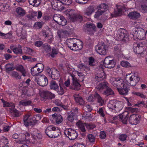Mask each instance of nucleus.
I'll return each mask as SVG.
<instances>
[{
  "instance_id": "obj_41",
  "label": "nucleus",
  "mask_w": 147,
  "mask_h": 147,
  "mask_svg": "<svg viewBox=\"0 0 147 147\" xmlns=\"http://www.w3.org/2000/svg\"><path fill=\"white\" fill-rule=\"evenodd\" d=\"M95 96L96 97V98L97 99L98 102L99 104V105L101 106L103 105L104 103V100L100 95L97 93L95 92Z\"/></svg>"
},
{
  "instance_id": "obj_24",
  "label": "nucleus",
  "mask_w": 147,
  "mask_h": 147,
  "mask_svg": "<svg viewBox=\"0 0 147 147\" xmlns=\"http://www.w3.org/2000/svg\"><path fill=\"white\" fill-rule=\"evenodd\" d=\"M66 11L71 17H74L76 18L77 20H79V21L81 22L82 21V16L80 15L75 16V15H74L73 13H74V11L73 10L69 9L67 10Z\"/></svg>"
},
{
  "instance_id": "obj_23",
  "label": "nucleus",
  "mask_w": 147,
  "mask_h": 147,
  "mask_svg": "<svg viewBox=\"0 0 147 147\" xmlns=\"http://www.w3.org/2000/svg\"><path fill=\"white\" fill-rule=\"evenodd\" d=\"M95 11L94 7L93 6H90L85 10L84 14L86 16H90Z\"/></svg>"
},
{
  "instance_id": "obj_49",
  "label": "nucleus",
  "mask_w": 147,
  "mask_h": 147,
  "mask_svg": "<svg viewBox=\"0 0 147 147\" xmlns=\"http://www.w3.org/2000/svg\"><path fill=\"white\" fill-rule=\"evenodd\" d=\"M11 75L12 76L15 77L17 79H21V76H20L18 73L16 71H12L11 74Z\"/></svg>"
},
{
  "instance_id": "obj_52",
  "label": "nucleus",
  "mask_w": 147,
  "mask_h": 147,
  "mask_svg": "<svg viewBox=\"0 0 147 147\" xmlns=\"http://www.w3.org/2000/svg\"><path fill=\"white\" fill-rule=\"evenodd\" d=\"M88 138L89 141L90 142H93L95 141V137L92 134H89L88 135Z\"/></svg>"
},
{
  "instance_id": "obj_10",
  "label": "nucleus",
  "mask_w": 147,
  "mask_h": 147,
  "mask_svg": "<svg viewBox=\"0 0 147 147\" xmlns=\"http://www.w3.org/2000/svg\"><path fill=\"white\" fill-rule=\"evenodd\" d=\"M65 135L70 140H74L77 137L78 134L76 130L71 128L64 131Z\"/></svg>"
},
{
  "instance_id": "obj_27",
  "label": "nucleus",
  "mask_w": 147,
  "mask_h": 147,
  "mask_svg": "<svg viewBox=\"0 0 147 147\" xmlns=\"http://www.w3.org/2000/svg\"><path fill=\"white\" fill-rule=\"evenodd\" d=\"M102 71L99 72H98L97 76L95 77V78L98 82L106 78L105 73L102 69Z\"/></svg>"
},
{
  "instance_id": "obj_40",
  "label": "nucleus",
  "mask_w": 147,
  "mask_h": 147,
  "mask_svg": "<svg viewBox=\"0 0 147 147\" xmlns=\"http://www.w3.org/2000/svg\"><path fill=\"white\" fill-rule=\"evenodd\" d=\"M70 75H73L75 76L76 75H77L79 77L81 81H83L84 79V75L81 72H80L76 71H72V74H70Z\"/></svg>"
},
{
  "instance_id": "obj_1",
  "label": "nucleus",
  "mask_w": 147,
  "mask_h": 147,
  "mask_svg": "<svg viewBox=\"0 0 147 147\" xmlns=\"http://www.w3.org/2000/svg\"><path fill=\"white\" fill-rule=\"evenodd\" d=\"M107 107L110 111L115 113H117L123 108L122 102L116 100H110L107 104Z\"/></svg>"
},
{
  "instance_id": "obj_34",
  "label": "nucleus",
  "mask_w": 147,
  "mask_h": 147,
  "mask_svg": "<svg viewBox=\"0 0 147 147\" xmlns=\"http://www.w3.org/2000/svg\"><path fill=\"white\" fill-rule=\"evenodd\" d=\"M76 125L82 131L84 132L86 131L85 127H86V123L79 121L76 123Z\"/></svg>"
},
{
  "instance_id": "obj_50",
  "label": "nucleus",
  "mask_w": 147,
  "mask_h": 147,
  "mask_svg": "<svg viewBox=\"0 0 147 147\" xmlns=\"http://www.w3.org/2000/svg\"><path fill=\"white\" fill-rule=\"evenodd\" d=\"M104 13L103 12V11H100L97 10V11L96 12L94 15V17L95 18H98L100 16L102 15Z\"/></svg>"
},
{
  "instance_id": "obj_46",
  "label": "nucleus",
  "mask_w": 147,
  "mask_h": 147,
  "mask_svg": "<svg viewBox=\"0 0 147 147\" xmlns=\"http://www.w3.org/2000/svg\"><path fill=\"white\" fill-rule=\"evenodd\" d=\"M32 18H34V15L36 16H37V18L39 19L42 16V13L40 11H38V13L36 12H34L32 13L31 15Z\"/></svg>"
},
{
  "instance_id": "obj_11",
  "label": "nucleus",
  "mask_w": 147,
  "mask_h": 147,
  "mask_svg": "<svg viewBox=\"0 0 147 147\" xmlns=\"http://www.w3.org/2000/svg\"><path fill=\"white\" fill-rule=\"evenodd\" d=\"M95 50L100 55H105L107 53L106 46L103 42L99 43L96 46Z\"/></svg>"
},
{
  "instance_id": "obj_9",
  "label": "nucleus",
  "mask_w": 147,
  "mask_h": 147,
  "mask_svg": "<svg viewBox=\"0 0 147 147\" xmlns=\"http://www.w3.org/2000/svg\"><path fill=\"white\" fill-rule=\"evenodd\" d=\"M125 30L120 28L117 31V38L120 40L126 42L128 40V36Z\"/></svg>"
},
{
  "instance_id": "obj_57",
  "label": "nucleus",
  "mask_w": 147,
  "mask_h": 147,
  "mask_svg": "<svg viewBox=\"0 0 147 147\" xmlns=\"http://www.w3.org/2000/svg\"><path fill=\"white\" fill-rule=\"evenodd\" d=\"M95 127V125L94 124H86V128L88 130H90L94 128Z\"/></svg>"
},
{
  "instance_id": "obj_16",
  "label": "nucleus",
  "mask_w": 147,
  "mask_h": 147,
  "mask_svg": "<svg viewBox=\"0 0 147 147\" xmlns=\"http://www.w3.org/2000/svg\"><path fill=\"white\" fill-rule=\"evenodd\" d=\"M142 43H134L133 45V50L134 52L138 54H141L143 52L144 49Z\"/></svg>"
},
{
  "instance_id": "obj_4",
  "label": "nucleus",
  "mask_w": 147,
  "mask_h": 147,
  "mask_svg": "<svg viewBox=\"0 0 147 147\" xmlns=\"http://www.w3.org/2000/svg\"><path fill=\"white\" fill-rule=\"evenodd\" d=\"M131 34L134 38H136L142 40H144L146 38V33L144 29L142 28H134Z\"/></svg>"
},
{
  "instance_id": "obj_36",
  "label": "nucleus",
  "mask_w": 147,
  "mask_h": 147,
  "mask_svg": "<svg viewBox=\"0 0 147 147\" xmlns=\"http://www.w3.org/2000/svg\"><path fill=\"white\" fill-rule=\"evenodd\" d=\"M50 88L51 90H56L59 88L58 84L54 80L51 81L50 83Z\"/></svg>"
},
{
  "instance_id": "obj_19",
  "label": "nucleus",
  "mask_w": 147,
  "mask_h": 147,
  "mask_svg": "<svg viewBox=\"0 0 147 147\" xmlns=\"http://www.w3.org/2000/svg\"><path fill=\"white\" fill-rule=\"evenodd\" d=\"M73 81V88L75 90H78L80 89L81 85L78 79L74 76L70 75Z\"/></svg>"
},
{
  "instance_id": "obj_26",
  "label": "nucleus",
  "mask_w": 147,
  "mask_h": 147,
  "mask_svg": "<svg viewBox=\"0 0 147 147\" xmlns=\"http://www.w3.org/2000/svg\"><path fill=\"white\" fill-rule=\"evenodd\" d=\"M86 27L87 28V30L89 32V34H93L94 31H95L96 28L95 26L91 23H88L86 24Z\"/></svg>"
},
{
  "instance_id": "obj_29",
  "label": "nucleus",
  "mask_w": 147,
  "mask_h": 147,
  "mask_svg": "<svg viewBox=\"0 0 147 147\" xmlns=\"http://www.w3.org/2000/svg\"><path fill=\"white\" fill-rule=\"evenodd\" d=\"M11 9L9 5L7 4L0 3V11L3 12H7Z\"/></svg>"
},
{
  "instance_id": "obj_14",
  "label": "nucleus",
  "mask_w": 147,
  "mask_h": 147,
  "mask_svg": "<svg viewBox=\"0 0 147 147\" xmlns=\"http://www.w3.org/2000/svg\"><path fill=\"white\" fill-rule=\"evenodd\" d=\"M103 65L105 67L111 69L115 67V63L114 60L111 59L110 57L109 56L105 58Z\"/></svg>"
},
{
  "instance_id": "obj_33",
  "label": "nucleus",
  "mask_w": 147,
  "mask_h": 147,
  "mask_svg": "<svg viewBox=\"0 0 147 147\" xmlns=\"http://www.w3.org/2000/svg\"><path fill=\"white\" fill-rule=\"evenodd\" d=\"M140 16V13L136 11L131 12L128 15L129 18L134 19L139 18Z\"/></svg>"
},
{
  "instance_id": "obj_62",
  "label": "nucleus",
  "mask_w": 147,
  "mask_h": 147,
  "mask_svg": "<svg viewBox=\"0 0 147 147\" xmlns=\"http://www.w3.org/2000/svg\"><path fill=\"white\" fill-rule=\"evenodd\" d=\"M58 52V50L55 49L54 48H53L52 49V54H51V56L52 57H55V55H57Z\"/></svg>"
},
{
  "instance_id": "obj_32",
  "label": "nucleus",
  "mask_w": 147,
  "mask_h": 147,
  "mask_svg": "<svg viewBox=\"0 0 147 147\" xmlns=\"http://www.w3.org/2000/svg\"><path fill=\"white\" fill-rule=\"evenodd\" d=\"M52 116L57 124H59L63 121V118L60 115H55V114H53L52 115Z\"/></svg>"
},
{
  "instance_id": "obj_25",
  "label": "nucleus",
  "mask_w": 147,
  "mask_h": 147,
  "mask_svg": "<svg viewBox=\"0 0 147 147\" xmlns=\"http://www.w3.org/2000/svg\"><path fill=\"white\" fill-rule=\"evenodd\" d=\"M129 89L124 85L123 87L118 88L117 90L119 93L121 95H126L128 94Z\"/></svg>"
},
{
  "instance_id": "obj_42",
  "label": "nucleus",
  "mask_w": 147,
  "mask_h": 147,
  "mask_svg": "<svg viewBox=\"0 0 147 147\" xmlns=\"http://www.w3.org/2000/svg\"><path fill=\"white\" fill-rule=\"evenodd\" d=\"M16 12L18 15L20 16H24L25 14V10L23 9L20 7H18L16 9Z\"/></svg>"
},
{
  "instance_id": "obj_48",
  "label": "nucleus",
  "mask_w": 147,
  "mask_h": 147,
  "mask_svg": "<svg viewBox=\"0 0 147 147\" xmlns=\"http://www.w3.org/2000/svg\"><path fill=\"white\" fill-rule=\"evenodd\" d=\"M66 32V30H61L59 31L57 34L59 37L61 38L65 36Z\"/></svg>"
},
{
  "instance_id": "obj_61",
  "label": "nucleus",
  "mask_w": 147,
  "mask_h": 147,
  "mask_svg": "<svg viewBox=\"0 0 147 147\" xmlns=\"http://www.w3.org/2000/svg\"><path fill=\"white\" fill-rule=\"evenodd\" d=\"M96 98V97L95 96V94L94 95H91L89 96L88 98V100L90 102H92L94 100V99Z\"/></svg>"
},
{
  "instance_id": "obj_45",
  "label": "nucleus",
  "mask_w": 147,
  "mask_h": 147,
  "mask_svg": "<svg viewBox=\"0 0 147 147\" xmlns=\"http://www.w3.org/2000/svg\"><path fill=\"white\" fill-rule=\"evenodd\" d=\"M74 114L73 112L70 111L68 113V119L71 121L72 122L74 120Z\"/></svg>"
},
{
  "instance_id": "obj_35",
  "label": "nucleus",
  "mask_w": 147,
  "mask_h": 147,
  "mask_svg": "<svg viewBox=\"0 0 147 147\" xmlns=\"http://www.w3.org/2000/svg\"><path fill=\"white\" fill-rule=\"evenodd\" d=\"M15 68L13 64L12 63H8L5 66V71L7 73L13 70Z\"/></svg>"
},
{
  "instance_id": "obj_13",
  "label": "nucleus",
  "mask_w": 147,
  "mask_h": 147,
  "mask_svg": "<svg viewBox=\"0 0 147 147\" xmlns=\"http://www.w3.org/2000/svg\"><path fill=\"white\" fill-rule=\"evenodd\" d=\"M53 20L59 25L65 26L67 23V20L63 16L59 14H55L53 17Z\"/></svg>"
},
{
  "instance_id": "obj_6",
  "label": "nucleus",
  "mask_w": 147,
  "mask_h": 147,
  "mask_svg": "<svg viewBox=\"0 0 147 147\" xmlns=\"http://www.w3.org/2000/svg\"><path fill=\"white\" fill-rule=\"evenodd\" d=\"M126 80L131 86H135L140 80V78L137 74L130 73L126 75Z\"/></svg>"
},
{
  "instance_id": "obj_3",
  "label": "nucleus",
  "mask_w": 147,
  "mask_h": 147,
  "mask_svg": "<svg viewBox=\"0 0 147 147\" xmlns=\"http://www.w3.org/2000/svg\"><path fill=\"white\" fill-rule=\"evenodd\" d=\"M45 133L49 137L55 138L61 134L60 131L57 127L53 125L48 126L46 129Z\"/></svg>"
},
{
  "instance_id": "obj_59",
  "label": "nucleus",
  "mask_w": 147,
  "mask_h": 147,
  "mask_svg": "<svg viewBox=\"0 0 147 147\" xmlns=\"http://www.w3.org/2000/svg\"><path fill=\"white\" fill-rule=\"evenodd\" d=\"M14 104L12 103H9L6 102H4L3 103V106L4 107H14Z\"/></svg>"
},
{
  "instance_id": "obj_7",
  "label": "nucleus",
  "mask_w": 147,
  "mask_h": 147,
  "mask_svg": "<svg viewBox=\"0 0 147 147\" xmlns=\"http://www.w3.org/2000/svg\"><path fill=\"white\" fill-rule=\"evenodd\" d=\"M76 39L72 38L68 40L67 45L68 47L71 50L76 51L81 49L82 48V42L80 41H79L80 45L78 46L76 43H74Z\"/></svg>"
},
{
  "instance_id": "obj_2",
  "label": "nucleus",
  "mask_w": 147,
  "mask_h": 147,
  "mask_svg": "<svg viewBox=\"0 0 147 147\" xmlns=\"http://www.w3.org/2000/svg\"><path fill=\"white\" fill-rule=\"evenodd\" d=\"M41 118V117L39 116L34 117L29 115H26L23 119L24 125L27 127H33L35 125L36 121L40 120Z\"/></svg>"
},
{
  "instance_id": "obj_17",
  "label": "nucleus",
  "mask_w": 147,
  "mask_h": 147,
  "mask_svg": "<svg viewBox=\"0 0 147 147\" xmlns=\"http://www.w3.org/2000/svg\"><path fill=\"white\" fill-rule=\"evenodd\" d=\"M127 11V9L121 5L117 6V9L115 10L113 13L111 14L112 17H114L121 15L123 12Z\"/></svg>"
},
{
  "instance_id": "obj_63",
  "label": "nucleus",
  "mask_w": 147,
  "mask_h": 147,
  "mask_svg": "<svg viewBox=\"0 0 147 147\" xmlns=\"http://www.w3.org/2000/svg\"><path fill=\"white\" fill-rule=\"evenodd\" d=\"M127 138V136L124 134L121 135L119 136V140L122 141H125Z\"/></svg>"
},
{
  "instance_id": "obj_21",
  "label": "nucleus",
  "mask_w": 147,
  "mask_h": 147,
  "mask_svg": "<svg viewBox=\"0 0 147 147\" xmlns=\"http://www.w3.org/2000/svg\"><path fill=\"white\" fill-rule=\"evenodd\" d=\"M38 84L42 86L47 85L48 84L47 78L45 76H41L38 81Z\"/></svg>"
},
{
  "instance_id": "obj_54",
  "label": "nucleus",
  "mask_w": 147,
  "mask_h": 147,
  "mask_svg": "<svg viewBox=\"0 0 147 147\" xmlns=\"http://www.w3.org/2000/svg\"><path fill=\"white\" fill-rule=\"evenodd\" d=\"M37 65H39V66H38V67H41L40 68H37V70L38 72V74L42 72V71H43V69L44 68V65L41 63H39L36 64Z\"/></svg>"
},
{
  "instance_id": "obj_8",
  "label": "nucleus",
  "mask_w": 147,
  "mask_h": 147,
  "mask_svg": "<svg viewBox=\"0 0 147 147\" xmlns=\"http://www.w3.org/2000/svg\"><path fill=\"white\" fill-rule=\"evenodd\" d=\"M110 81L111 84L116 88L117 90L118 88L123 87L124 85L123 80L120 78H111L110 79Z\"/></svg>"
},
{
  "instance_id": "obj_37",
  "label": "nucleus",
  "mask_w": 147,
  "mask_h": 147,
  "mask_svg": "<svg viewBox=\"0 0 147 147\" xmlns=\"http://www.w3.org/2000/svg\"><path fill=\"white\" fill-rule=\"evenodd\" d=\"M108 6L105 3H101L98 5L96 7V9L97 10L100 11H103V12L104 13L105 10L107 8Z\"/></svg>"
},
{
  "instance_id": "obj_56",
  "label": "nucleus",
  "mask_w": 147,
  "mask_h": 147,
  "mask_svg": "<svg viewBox=\"0 0 147 147\" xmlns=\"http://www.w3.org/2000/svg\"><path fill=\"white\" fill-rule=\"evenodd\" d=\"M1 142L4 144V146L7 145L8 144V139L4 137H2L1 139Z\"/></svg>"
},
{
  "instance_id": "obj_28",
  "label": "nucleus",
  "mask_w": 147,
  "mask_h": 147,
  "mask_svg": "<svg viewBox=\"0 0 147 147\" xmlns=\"http://www.w3.org/2000/svg\"><path fill=\"white\" fill-rule=\"evenodd\" d=\"M21 136L22 137V138H20L19 141L18 142L20 144H23L26 139L28 137H29L30 136V134L28 132L26 131L24 133H22L20 134Z\"/></svg>"
},
{
  "instance_id": "obj_12",
  "label": "nucleus",
  "mask_w": 147,
  "mask_h": 147,
  "mask_svg": "<svg viewBox=\"0 0 147 147\" xmlns=\"http://www.w3.org/2000/svg\"><path fill=\"white\" fill-rule=\"evenodd\" d=\"M41 97L44 100H51L55 98V95L51 92L47 91H43L40 93Z\"/></svg>"
},
{
  "instance_id": "obj_18",
  "label": "nucleus",
  "mask_w": 147,
  "mask_h": 147,
  "mask_svg": "<svg viewBox=\"0 0 147 147\" xmlns=\"http://www.w3.org/2000/svg\"><path fill=\"white\" fill-rule=\"evenodd\" d=\"M140 120V118L138 115L133 114L130 116L129 121L131 125H136L139 122Z\"/></svg>"
},
{
  "instance_id": "obj_44",
  "label": "nucleus",
  "mask_w": 147,
  "mask_h": 147,
  "mask_svg": "<svg viewBox=\"0 0 147 147\" xmlns=\"http://www.w3.org/2000/svg\"><path fill=\"white\" fill-rule=\"evenodd\" d=\"M37 67L38 66L36 65L35 66L31 68V73L33 76H36L38 75V72L37 70Z\"/></svg>"
},
{
  "instance_id": "obj_15",
  "label": "nucleus",
  "mask_w": 147,
  "mask_h": 147,
  "mask_svg": "<svg viewBox=\"0 0 147 147\" xmlns=\"http://www.w3.org/2000/svg\"><path fill=\"white\" fill-rule=\"evenodd\" d=\"M128 115V112L125 111L119 116L114 117L113 119L114 120H116L119 118L120 120L124 124H126L128 120L127 115Z\"/></svg>"
},
{
  "instance_id": "obj_20",
  "label": "nucleus",
  "mask_w": 147,
  "mask_h": 147,
  "mask_svg": "<svg viewBox=\"0 0 147 147\" xmlns=\"http://www.w3.org/2000/svg\"><path fill=\"white\" fill-rule=\"evenodd\" d=\"M10 48L15 54H23L22 46L20 45H18L17 47H14L13 45H12L11 46Z\"/></svg>"
},
{
  "instance_id": "obj_38",
  "label": "nucleus",
  "mask_w": 147,
  "mask_h": 147,
  "mask_svg": "<svg viewBox=\"0 0 147 147\" xmlns=\"http://www.w3.org/2000/svg\"><path fill=\"white\" fill-rule=\"evenodd\" d=\"M29 4L34 7H37L41 3L40 0H28Z\"/></svg>"
},
{
  "instance_id": "obj_51",
  "label": "nucleus",
  "mask_w": 147,
  "mask_h": 147,
  "mask_svg": "<svg viewBox=\"0 0 147 147\" xmlns=\"http://www.w3.org/2000/svg\"><path fill=\"white\" fill-rule=\"evenodd\" d=\"M61 4H62L67 5H69L71 3V0H60Z\"/></svg>"
},
{
  "instance_id": "obj_31",
  "label": "nucleus",
  "mask_w": 147,
  "mask_h": 147,
  "mask_svg": "<svg viewBox=\"0 0 147 147\" xmlns=\"http://www.w3.org/2000/svg\"><path fill=\"white\" fill-rule=\"evenodd\" d=\"M15 68L17 70L20 71L22 73L23 76H26V75L27 71L24 68L23 66L21 65L16 66Z\"/></svg>"
},
{
  "instance_id": "obj_39",
  "label": "nucleus",
  "mask_w": 147,
  "mask_h": 147,
  "mask_svg": "<svg viewBox=\"0 0 147 147\" xmlns=\"http://www.w3.org/2000/svg\"><path fill=\"white\" fill-rule=\"evenodd\" d=\"M51 4L53 8L54 9V7L59 8L61 5V2L60 0H53L51 2Z\"/></svg>"
},
{
  "instance_id": "obj_64",
  "label": "nucleus",
  "mask_w": 147,
  "mask_h": 147,
  "mask_svg": "<svg viewBox=\"0 0 147 147\" xmlns=\"http://www.w3.org/2000/svg\"><path fill=\"white\" fill-rule=\"evenodd\" d=\"M44 49L47 52H49L51 50L50 46L47 44L44 45Z\"/></svg>"
},
{
  "instance_id": "obj_55",
  "label": "nucleus",
  "mask_w": 147,
  "mask_h": 147,
  "mask_svg": "<svg viewBox=\"0 0 147 147\" xmlns=\"http://www.w3.org/2000/svg\"><path fill=\"white\" fill-rule=\"evenodd\" d=\"M97 113L99 114L100 117H104L105 116V114L104 111L102 108L99 109L97 111Z\"/></svg>"
},
{
  "instance_id": "obj_53",
  "label": "nucleus",
  "mask_w": 147,
  "mask_h": 147,
  "mask_svg": "<svg viewBox=\"0 0 147 147\" xmlns=\"http://www.w3.org/2000/svg\"><path fill=\"white\" fill-rule=\"evenodd\" d=\"M121 64L122 66L125 67H129L130 66L129 63L125 61H122L121 63Z\"/></svg>"
},
{
  "instance_id": "obj_47",
  "label": "nucleus",
  "mask_w": 147,
  "mask_h": 147,
  "mask_svg": "<svg viewBox=\"0 0 147 147\" xmlns=\"http://www.w3.org/2000/svg\"><path fill=\"white\" fill-rule=\"evenodd\" d=\"M15 106L14 107H11L10 108V109L11 110V112L14 114L16 117H18L20 116V112L18 111L15 109Z\"/></svg>"
},
{
  "instance_id": "obj_60",
  "label": "nucleus",
  "mask_w": 147,
  "mask_h": 147,
  "mask_svg": "<svg viewBox=\"0 0 147 147\" xmlns=\"http://www.w3.org/2000/svg\"><path fill=\"white\" fill-rule=\"evenodd\" d=\"M145 105V104L144 101H138L137 102L136 104L135 105L136 106L140 107H141L144 106Z\"/></svg>"
},
{
  "instance_id": "obj_58",
  "label": "nucleus",
  "mask_w": 147,
  "mask_h": 147,
  "mask_svg": "<svg viewBox=\"0 0 147 147\" xmlns=\"http://www.w3.org/2000/svg\"><path fill=\"white\" fill-rule=\"evenodd\" d=\"M46 38L48 40H47V41L50 43H51L53 40V36L51 32Z\"/></svg>"
},
{
  "instance_id": "obj_5",
  "label": "nucleus",
  "mask_w": 147,
  "mask_h": 147,
  "mask_svg": "<svg viewBox=\"0 0 147 147\" xmlns=\"http://www.w3.org/2000/svg\"><path fill=\"white\" fill-rule=\"evenodd\" d=\"M96 88L97 90L100 92H101L103 89H107L103 93V94L107 96L114 94V92L113 90L108 87V84L107 82L100 83L97 86Z\"/></svg>"
},
{
  "instance_id": "obj_30",
  "label": "nucleus",
  "mask_w": 147,
  "mask_h": 147,
  "mask_svg": "<svg viewBox=\"0 0 147 147\" xmlns=\"http://www.w3.org/2000/svg\"><path fill=\"white\" fill-rule=\"evenodd\" d=\"M75 101L81 105H84L85 104L84 101L81 97L79 95L76 94L74 96Z\"/></svg>"
},
{
  "instance_id": "obj_43",
  "label": "nucleus",
  "mask_w": 147,
  "mask_h": 147,
  "mask_svg": "<svg viewBox=\"0 0 147 147\" xmlns=\"http://www.w3.org/2000/svg\"><path fill=\"white\" fill-rule=\"evenodd\" d=\"M31 102L30 100H22L20 102L19 105L23 106H26L30 105Z\"/></svg>"
},
{
  "instance_id": "obj_22",
  "label": "nucleus",
  "mask_w": 147,
  "mask_h": 147,
  "mask_svg": "<svg viewBox=\"0 0 147 147\" xmlns=\"http://www.w3.org/2000/svg\"><path fill=\"white\" fill-rule=\"evenodd\" d=\"M49 73L50 74H51V78L53 79H57L59 77V72L56 69H50Z\"/></svg>"
}]
</instances>
